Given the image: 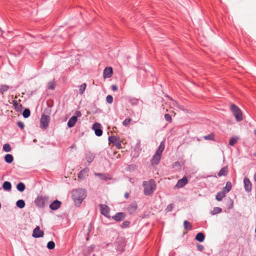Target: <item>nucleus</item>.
I'll list each match as a JSON object with an SVG mask.
<instances>
[{
    "mask_svg": "<svg viewBox=\"0 0 256 256\" xmlns=\"http://www.w3.org/2000/svg\"><path fill=\"white\" fill-rule=\"evenodd\" d=\"M142 187L144 188V194L146 196H149L152 194L156 189V184L153 179H150L148 181H144L142 182Z\"/></svg>",
    "mask_w": 256,
    "mask_h": 256,
    "instance_id": "obj_1",
    "label": "nucleus"
},
{
    "mask_svg": "<svg viewBox=\"0 0 256 256\" xmlns=\"http://www.w3.org/2000/svg\"><path fill=\"white\" fill-rule=\"evenodd\" d=\"M86 196L84 188H78L72 192V198L76 204H80Z\"/></svg>",
    "mask_w": 256,
    "mask_h": 256,
    "instance_id": "obj_2",
    "label": "nucleus"
},
{
    "mask_svg": "<svg viewBox=\"0 0 256 256\" xmlns=\"http://www.w3.org/2000/svg\"><path fill=\"white\" fill-rule=\"evenodd\" d=\"M49 197L48 196H38L34 202L36 206L43 208L48 203Z\"/></svg>",
    "mask_w": 256,
    "mask_h": 256,
    "instance_id": "obj_3",
    "label": "nucleus"
},
{
    "mask_svg": "<svg viewBox=\"0 0 256 256\" xmlns=\"http://www.w3.org/2000/svg\"><path fill=\"white\" fill-rule=\"evenodd\" d=\"M230 110L237 122H240L242 120V112L238 106L234 104H232Z\"/></svg>",
    "mask_w": 256,
    "mask_h": 256,
    "instance_id": "obj_4",
    "label": "nucleus"
},
{
    "mask_svg": "<svg viewBox=\"0 0 256 256\" xmlns=\"http://www.w3.org/2000/svg\"><path fill=\"white\" fill-rule=\"evenodd\" d=\"M50 122V117L42 114L40 118V126L42 128L46 129L49 124Z\"/></svg>",
    "mask_w": 256,
    "mask_h": 256,
    "instance_id": "obj_5",
    "label": "nucleus"
},
{
    "mask_svg": "<svg viewBox=\"0 0 256 256\" xmlns=\"http://www.w3.org/2000/svg\"><path fill=\"white\" fill-rule=\"evenodd\" d=\"M108 141L114 145L116 148H121V141L118 136H110L108 137Z\"/></svg>",
    "mask_w": 256,
    "mask_h": 256,
    "instance_id": "obj_6",
    "label": "nucleus"
},
{
    "mask_svg": "<svg viewBox=\"0 0 256 256\" xmlns=\"http://www.w3.org/2000/svg\"><path fill=\"white\" fill-rule=\"evenodd\" d=\"M100 208L101 214L106 218H110V208L106 205L100 204Z\"/></svg>",
    "mask_w": 256,
    "mask_h": 256,
    "instance_id": "obj_7",
    "label": "nucleus"
},
{
    "mask_svg": "<svg viewBox=\"0 0 256 256\" xmlns=\"http://www.w3.org/2000/svg\"><path fill=\"white\" fill-rule=\"evenodd\" d=\"M92 129L94 130L96 136H100L102 134V130L101 128V125L98 123H94L92 126Z\"/></svg>",
    "mask_w": 256,
    "mask_h": 256,
    "instance_id": "obj_8",
    "label": "nucleus"
},
{
    "mask_svg": "<svg viewBox=\"0 0 256 256\" xmlns=\"http://www.w3.org/2000/svg\"><path fill=\"white\" fill-rule=\"evenodd\" d=\"M44 232L42 230H40L38 226H37L33 230L32 236L35 238H39L43 237Z\"/></svg>",
    "mask_w": 256,
    "mask_h": 256,
    "instance_id": "obj_9",
    "label": "nucleus"
},
{
    "mask_svg": "<svg viewBox=\"0 0 256 256\" xmlns=\"http://www.w3.org/2000/svg\"><path fill=\"white\" fill-rule=\"evenodd\" d=\"M244 187L246 191L249 192L252 190V184L249 178L245 177L244 179Z\"/></svg>",
    "mask_w": 256,
    "mask_h": 256,
    "instance_id": "obj_10",
    "label": "nucleus"
},
{
    "mask_svg": "<svg viewBox=\"0 0 256 256\" xmlns=\"http://www.w3.org/2000/svg\"><path fill=\"white\" fill-rule=\"evenodd\" d=\"M126 214L123 212H117L115 215L112 216V218L117 222H120L125 218Z\"/></svg>",
    "mask_w": 256,
    "mask_h": 256,
    "instance_id": "obj_11",
    "label": "nucleus"
},
{
    "mask_svg": "<svg viewBox=\"0 0 256 256\" xmlns=\"http://www.w3.org/2000/svg\"><path fill=\"white\" fill-rule=\"evenodd\" d=\"M188 182V178L186 176L183 177L182 178L178 181L175 187L180 188L184 187Z\"/></svg>",
    "mask_w": 256,
    "mask_h": 256,
    "instance_id": "obj_12",
    "label": "nucleus"
},
{
    "mask_svg": "<svg viewBox=\"0 0 256 256\" xmlns=\"http://www.w3.org/2000/svg\"><path fill=\"white\" fill-rule=\"evenodd\" d=\"M62 202L60 200H54L52 204L50 205V208L53 210H58L61 206Z\"/></svg>",
    "mask_w": 256,
    "mask_h": 256,
    "instance_id": "obj_13",
    "label": "nucleus"
},
{
    "mask_svg": "<svg viewBox=\"0 0 256 256\" xmlns=\"http://www.w3.org/2000/svg\"><path fill=\"white\" fill-rule=\"evenodd\" d=\"M162 155L155 153L151 160V163L152 165H157L159 164Z\"/></svg>",
    "mask_w": 256,
    "mask_h": 256,
    "instance_id": "obj_14",
    "label": "nucleus"
},
{
    "mask_svg": "<svg viewBox=\"0 0 256 256\" xmlns=\"http://www.w3.org/2000/svg\"><path fill=\"white\" fill-rule=\"evenodd\" d=\"M112 74V69L111 67H107L104 70L103 76L104 78H110Z\"/></svg>",
    "mask_w": 256,
    "mask_h": 256,
    "instance_id": "obj_15",
    "label": "nucleus"
},
{
    "mask_svg": "<svg viewBox=\"0 0 256 256\" xmlns=\"http://www.w3.org/2000/svg\"><path fill=\"white\" fill-rule=\"evenodd\" d=\"M88 170H89L88 168H84L81 170L80 172L78 174V178L80 180L84 179L86 178V176H88Z\"/></svg>",
    "mask_w": 256,
    "mask_h": 256,
    "instance_id": "obj_16",
    "label": "nucleus"
},
{
    "mask_svg": "<svg viewBox=\"0 0 256 256\" xmlns=\"http://www.w3.org/2000/svg\"><path fill=\"white\" fill-rule=\"evenodd\" d=\"M138 208L137 204L136 202L131 203L127 208V210L130 214H132Z\"/></svg>",
    "mask_w": 256,
    "mask_h": 256,
    "instance_id": "obj_17",
    "label": "nucleus"
},
{
    "mask_svg": "<svg viewBox=\"0 0 256 256\" xmlns=\"http://www.w3.org/2000/svg\"><path fill=\"white\" fill-rule=\"evenodd\" d=\"M12 104L15 110L18 112H20L23 109V106L22 104L18 102L16 100H14L12 101Z\"/></svg>",
    "mask_w": 256,
    "mask_h": 256,
    "instance_id": "obj_18",
    "label": "nucleus"
},
{
    "mask_svg": "<svg viewBox=\"0 0 256 256\" xmlns=\"http://www.w3.org/2000/svg\"><path fill=\"white\" fill-rule=\"evenodd\" d=\"M77 120H78L77 116H72V117H71L69 119V120L68 122V124H67L68 127L70 128L73 127L74 126L76 122H77Z\"/></svg>",
    "mask_w": 256,
    "mask_h": 256,
    "instance_id": "obj_19",
    "label": "nucleus"
},
{
    "mask_svg": "<svg viewBox=\"0 0 256 256\" xmlns=\"http://www.w3.org/2000/svg\"><path fill=\"white\" fill-rule=\"evenodd\" d=\"M95 156L94 154L90 152H88L86 154V161L89 163L90 164L94 158Z\"/></svg>",
    "mask_w": 256,
    "mask_h": 256,
    "instance_id": "obj_20",
    "label": "nucleus"
},
{
    "mask_svg": "<svg viewBox=\"0 0 256 256\" xmlns=\"http://www.w3.org/2000/svg\"><path fill=\"white\" fill-rule=\"evenodd\" d=\"M232 183L230 182H226V186L222 188V190L223 192H224L226 194L228 192L232 189Z\"/></svg>",
    "mask_w": 256,
    "mask_h": 256,
    "instance_id": "obj_21",
    "label": "nucleus"
},
{
    "mask_svg": "<svg viewBox=\"0 0 256 256\" xmlns=\"http://www.w3.org/2000/svg\"><path fill=\"white\" fill-rule=\"evenodd\" d=\"M205 238V236L204 233L200 232L197 234L196 236L195 239L199 242H202Z\"/></svg>",
    "mask_w": 256,
    "mask_h": 256,
    "instance_id": "obj_22",
    "label": "nucleus"
},
{
    "mask_svg": "<svg viewBox=\"0 0 256 256\" xmlns=\"http://www.w3.org/2000/svg\"><path fill=\"white\" fill-rule=\"evenodd\" d=\"M2 188L4 190L10 191L12 189V184L10 182L6 181L2 184Z\"/></svg>",
    "mask_w": 256,
    "mask_h": 256,
    "instance_id": "obj_23",
    "label": "nucleus"
},
{
    "mask_svg": "<svg viewBox=\"0 0 256 256\" xmlns=\"http://www.w3.org/2000/svg\"><path fill=\"white\" fill-rule=\"evenodd\" d=\"M226 194L224 192H223L222 191H221L220 192H218L217 193L216 196V199L218 201L220 202L222 200V198L225 197Z\"/></svg>",
    "mask_w": 256,
    "mask_h": 256,
    "instance_id": "obj_24",
    "label": "nucleus"
},
{
    "mask_svg": "<svg viewBox=\"0 0 256 256\" xmlns=\"http://www.w3.org/2000/svg\"><path fill=\"white\" fill-rule=\"evenodd\" d=\"M4 160L7 163L10 164L14 160L13 156L10 154H6L4 156Z\"/></svg>",
    "mask_w": 256,
    "mask_h": 256,
    "instance_id": "obj_25",
    "label": "nucleus"
},
{
    "mask_svg": "<svg viewBox=\"0 0 256 256\" xmlns=\"http://www.w3.org/2000/svg\"><path fill=\"white\" fill-rule=\"evenodd\" d=\"M95 175L96 176H98L100 177V178L102 180H110L111 178L110 177H108L107 176V174H101V173H96Z\"/></svg>",
    "mask_w": 256,
    "mask_h": 256,
    "instance_id": "obj_26",
    "label": "nucleus"
},
{
    "mask_svg": "<svg viewBox=\"0 0 256 256\" xmlns=\"http://www.w3.org/2000/svg\"><path fill=\"white\" fill-rule=\"evenodd\" d=\"M164 144L163 143V142H162L159 146L158 148L157 149L156 153H157L158 154H162V152L164 151Z\"/></svg>",
    "mask_w": 256,
    "mask_h": 256,
    "instance_id": "obj_27",
    "label": "nucleus"
},
{
    "mask_svg": "<svg viewBox=\"0 0 256 256\" xmlns=\"http://www.w3.org/2000/svg\"><path fill=\"white\" fill-rule=\"evenodd\" d=\"M17 190L20 192H22L26 188V186L23 182H20L16 186Z\"/></svg>",
    "mask_w": 256,
    "mask_h": 256,
    "instance_id": "obj_28",
    "label": "nucleus"
},
{
    "mask_svg": "<svg viewBox=\"0 0 256 256\" xmlns=\"http://www.w3.org/2000/svg\"><path fill=\"white\" fill-rule=\"evenodd\" d=\"M16 205L20 208H22L25 206L26 204L23 200H19L16 202Z\"/></svg>",
    "mask_w": 256,
    "mask_h": 256,
    "instance_id": "obj_29",
    "label": "nucleus"
},
{
    "mask_svg": "<svg viewBox=\"0 0 256 256\" xmlns=\"http://www.w3.org/2000/svg\"><path fill=\"white\" fill-rule=\"evenodd\" d=\"M9 86L6 84H2L0 86V94H3L4 92H6Z\"/></svg>",
    "mask_w": 256,
    "mask_h": 256,
    "instance_id": "obj_30",
    "label": "nucleus"
},
{
    "mask_svg": "<svg viewBox=\"0 0 256 256\" xmlns=\"http://www.w3.org/2000/svg\"><path fill=\"white\" fill-rule=\"evenodd\" d=\"M222 209L219 207H214L213 210L211 212V214L215 215L222 212Z\"/></svg>",
    "mask_w": 256,
    "mask_h": 256,
    "instance_id": "obj_31",
    "label": "nucleus"
},
{
    "mask_svg": "<svg viewBox=\"0 0 256 256\" xmlns=\"http://www.w3.org/2000/svg\"><path fill=\"white\" fill-rule=\"evenodd\" d=\"M238 138L237 136H234L230 138L229 141V144L231 146H233L236 143Z\"/></svg>",
    "mask_w": 256,
    "mask_h": 256,
    "instance_id": "obj_32",
    "label": "nucleus"
},
{
    "mask_svg": "<svg viewBox=\"0 0 256 256\" xmlns=\"http://www.w3.org/2000/svg\"><path fill=\"white\" fill-rule=\"evenodd\" d=\"M227 174V168H222L220 172H218V176H226Z\"/></svg>",
    "mask_w": 256,
    "mask_h": 256,
    "instance_id": "obj_33",
    "label": "nucleus"
},
{
    "mask_svg": "<svg viewBox=\"0 0 256 256\" xmlns=\"http://www.w3.org/2000/svg\"><path fill=\"white\" fill-rule=\"evenodd\" d=\"M184 226L186 230H190L192 229V224L187 220H184Z\"/></svg>",
    "mask_w": 256,
    "mask_h": 256,
    "instance_id": "obj_34",
    "label": "nucleus"
},
{
    "mask_svg": "<svg viewBox=\"0 0 256 256\" xmlns=\"http://www.w3.org/2000/svg\"><path fill=\"white\" fill-rule=\"evenodd\" d=\"M30 112L28 108H25L22 112V116L24 118H28L30 116Z\"/></svg>",
    "mask_w": 256,
    "mask_h": 256,
    "instance_id": "obj_35",
    "label": "nucleus"
},
{
    "mask_svg": "<svg viewBox=\"0 0 256 256\" xmlns=\"http://www.w3.org/2000/svg\"><path fill=\"white\" fill-rule=\"evenodd\" d=\"M86 84L85 83H84L80 86V89H79L80 94H84V90H86Z\"/></svg>",
    "mask_w": 256,
    "mask_h": 256,
    "instance_id": "obj_36",
    "label": "nucleus"
},
{
    "mask_svg": "<svg viewBox=\"0 0 256 256\" xmlns=\"http://www.w3.org/2000/svg\"><path fill=\"white\" fill-rule=\"evenodd\" d=\"M139 100L136 98H131L130 100V102L132 106H136L138 104Z\"/></svg>",
    "mask_w": 256,
    "mask_h": 256,
    "instance_id": "obj_37",
    "label": "nucleus"
},
{
    "mask_svg": "<svg viewBox=\"0 0 256 256\" xmlns=\"http://www.w3.org/2000/svg\"><path fill=\"white\" fill-rule=\"evenodd\" d=\"M130 222L128 220H126L124 222L120 225V226L122 228H128L130 226Z\"/></svg>",
    "mask_w": 256,
    "mask_h": 256,
    "instance_id": "obj_38",
    "label": "nucleus"
},
{
    "mask_svg": "<svg viewBox=\"0 0 256 256\" xmlns=\"http://www.w3.org/2000/svg\"><path fill=\"white\" fill-rule=\"evenodd\" d=\"M46 246L49 250H52L55 247V243L53 241H50L48 242Z\"/></svg>",
    "mask_w": 256,
    "mask_h": 256,
    "instance_id": "obj_39",
    "label": "nucleus"
},
{
    "mask_svg": "<svg viewBox=\"0 0 256 256\" xmlns=\"http://www.w3.org/2000/svg\"><path fill=\"white\" fill-rule=\"evenodd\" d=\"M204 138L206 140H214V135L212 133H211L208 135L204 136Z\"/></svg>",
    "mask_w": 256,
    "mask_h": 256,
    "instance_id": "obj_40",
    "label": "nucleus"
},
{
    "mask_svg": "<svg viewBox=\"0 0 256 256\" xmlns=\"http://www.w3.org/2000/svg\"><path fill=\"white\" fill-rule=\"evenodd\" d=\"M3 150L6 152H9L11 150L10 146L8 144H4L3 146Z\"/></svg>",
    "mask_w": 256,
    "mask_h": 256,
    "instance_id": "obj_41",
    "label": "nucleus"
},
{
    "mask_svg": "<svg viewBox=\"0 0 256 256\" xmlns=\"http://www.w3.org/2000/svg\"><path fill=\"white\" fill-rule=\"evenodd\" d=\"M164 118L166 121L170 123L172 122V118L171 116L169 114H164Z\"/></svg>",
    "mask_w": 256,
    "mask_h": 256,
    "instance_id": "obj_42",
    "label": "nucleus"
},
{
    "mask_svg": "<svg viewBox=\"0 0 256 256\" xmlns=\"http://www.w3.org/2000/svg\"><path fill=\"white\" fill-rule=\"evenodd\" d=\"M174 208V204H169L166 208L165 210L166 212H170Z\"/></svg>",
    "mask_w": 256,
    "mask_h": 256,
    "instance_id": "obj_43",
    "label": "nucleus"
},
{
    "mask_svg": "<svg viewBox=\"0 0 256 256\" xmlns=\"http://www.w3.org/2000/svg\"><path fill=\"white\" fill-rule=\"evenodd\" d=\"M106 101L108 104H112L113 102V97L110 95H108L106 98Z\"/></svg>",
    "mask_w": 256,
    "mask_h": 256,
    "instance_id": "obj_44",
    "label": "nucleus"
},
{
    "mask_svg": "<svg viewBox=\"0 0 256 256\" xmlns=\"http://www.w3.org/2000/svg\"><path fill=\"white\" fill-rule=\"evenodd\" d=\"M131 120L132 119L130 118H126L123 121L122 124L124 126H127L130 123Z\"/></svg>",
    "mask_w": 256,
    "mask_h": 256,
    "instance_id": "obj_45",
    "label": "nucleus"
},
{
    "mask_svg": "<svg viewBox=\"0 0 256 256\" xmlns=\"http://www.w3.org/2000/svg\"><path fill=\"white\" fill-rule=\"evenodd\" d=\"M48 89L53 90L54 89V85L52 82H50L48 83Z\"/></svg>",
    "mask_w": 256,
    "mask_h": 256,
    "instance_id": "obj_46",
    "label": "nucleus"
},
{
    "mask_svg": "<svg viewBox=\"0 0 256 256\" xmlns=\"http://www.w3.org/2000/svg\"><path fill=\"white\" fill-rule=\"evenodd\" d=\"M197 249L200 252H202L204 250V246L200 244H198L196 246Z\"/></svg>",
    "mask_w": 256,
    "mask_h": 256,
    "instance_id": "obj_47",
    "label": "nucleus"
},
{
    "mask_svg": "<svg viewBox=\"0 0 256 256\" xmlns=\"http://www.w3.org/2000/svg\"><path fill=\"white\" fill-rule=\"evenodd\" d=\"M17 125L21 129H23L24 127V124L22 122H20V121H18L17 122Z\"/></svg>",
    "mask_w": 256,
    "mask_h": 256,
    "instance_id": "obj_48",
    "label": "nucleus"
},
{
    "mask_svg": "<svg viewBox=\"0 0 256 256\" xmlns=\"http://www.w3.org/2000/svg\"><path fill=\"white\" fill-rule=\"evenodd\" d=\"M173 167H178V168H180V164L178 162H176L174 164Z\"/></svg>",
    "mask_w": 256,
    "mask_h": 256,
    "instance_id": "obj_49",
    "label": "nucleus"
},
{
    "mask_svg": "<svg viewBox=\"0 0 256 256\" xmlns=\"http://www.w3.org/2000/svg\"><path fill=\"white\" fill-rule=\"evenodd\" d=\"M76 116H77V118L80 117L82 116V113L80 111H76Z\"/></svg>",
    "mask_w": 256,
    "mask_h": 256,
    "instance_id": "obj_50",
    "label": "nucleus"
},
{
    "mask_svg": "<svg viewBox=\"0 0 256 256\" xmlns=\"http://www.w3.org/2000/svg\"><path fill=\"white\" fill-rule=\"evenodd\" d=\"M112 89L114 91H116L118 90V87L116 85H112Z\"/></svg>",
    "mask_w": 256,
    "mask_h": 256,
    "instance_id": "obj_51",
    "label": "nucleus"
},
{
    "mask_svg": "<svg viewBox=\"0 0 256 256\" xmlns=\"http://www.w3.org/2000/svg\"><path fill=\"white\" fill-rule=\"evenodd\" d=\"M124 197L126 198H129V194L128 192H126L124 194Z\"/></svg>",
    "mask_w": 256,
    "mask_h": 256,
    "instance_id": "obj_52",
    "label": "nucleus"
},
{
    "mask_svg": "<svg viewBox=\"0 0 256 256\" xmlns=\"http://www.w3.org/2000/svg\"><path fill=\"white\" fill-rule=\"evenodd\" d=\"M254 180L256 182V172L254 175Z\"/></svg>",
    "mask_w": 256,
    "mask_h": 256,
    "instance_id": "obj_53",
    "label": "nucleus"
},
{
    "mask_svg": "<svg viewBox=\"0 0 256 256\" xmlns=\"http://www.w3.org/2000/svg\"><path fill=\"white\" fill-rule=\"evenodd\" d=\"M174 102L176 103V105L177 106L178 104V103L176 102Z\"/></svg>",
    "mask_w": 256,
    "mask_h": 256,
    "instance_id": "obj_54",
    "label": "nucleus"
}]
</instances>
